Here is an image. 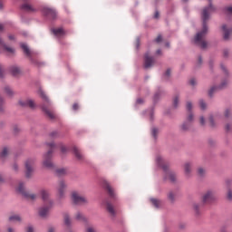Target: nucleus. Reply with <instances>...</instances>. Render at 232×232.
<instances>
[{"label":"nucleus","mask_w":232,"mask_h":232,"mask_svg":"<svg viewBox=\"0 0 232 232\" xmlns=\"http://www.w3.org/2000/svg\"><path fill=\"white\" fill-rule=\"evenodd\" d=\"M208 67H209L211 73H213V72H215V58H213V57L209 58Z\"/></svg>","instance_id":"nucleus-34"},{"label":"nucleus","mask_w":232,"mask_h":232,"mask_svg":"<svg viewBox=\"0 0 232 232\" xmlns=\"http://www.w3.org/2000/svg\"><path fill=\"white\" fill-rule=\"evenodd\" d=\"M226 15H232V6H227L224 8Z\"/></svg>","instance_id":"nucleus-51"},{"label":"nucleus","mask_w":232,"mask_h":232,"mask_svg":"<svg viewBox=\"0 0 232 232\" xmlns=\"http://www.w3.org/2000/svg\"><path fill=\"white\" fill-rule=\"evenodd\" d=\"M106 209L111 217H115L117 215V213L115 212V208H113V205H111V203H106Z\"/></svg>","instance_id":"nucleus-27"},{"label":"nucleus","mask_w":232,"mask_h":232,"mask_svg":"<svg viewBox=\"0 0 232 232\" xmlns=\"http://www.w3.org/2000/svg\"><path fill=\"white\" fill-rule=\"evenodd\" d=\"M150 202L151 203L153 208H155L156 209H160V208L162 207V201L160 199L150 198Z\"/></svg>","instance_id":"nucleus-22"},{"label":"nucleus","mask_w":232,"mask_h":232,"mask_svg":"<svg viewBox=\"0 0 232 232\" xmlns=\"http://www.w3.org/2000/svg\"><path fill=\"white\" fill-rule=\"evenodd\" d=\"M156 160L158 166L162 169L165 173L163 176V180L166 182L169 179L171 184H177V173L169 170V162L165 161L160 156H158Z\"/></svg>","instance_id":"nucleus-2"},{"label":"nucleus","mask_w":232,"mask_h":232,"mask_svg":"<svg viewBox=\"0 0 232 232\" xmlns=\"http://www.w3.org/2000/svg\"><path fill=\"white\" fill-rule=\"evenodd\" d=\"M19 45L20 48L23 50L25 57L29 59L31 64L37 66V68L44 66V63L39 62L35 59V57H34V55L32 54V51H30V48L28 47V44L24 43H20Z\"/></svg>","instance_id":"nucleus-4"},{"label":"nucleus","mask_w":232,"mask_h":232,"mask_svg":"<svg viewBox=\"0 0 232 232\" xmlns=\"http://www.w3.org/2000/svg\"><path fill=\"white\" fill-rule=\"evenodd\" d=\"M221 30H223V32H224L223 39H224L225 41H228L229 35H230V34H231V31H229V29H227V24H223V25L221 26Z\"/></svg>","instance_id":"nucleus-26"},{"label":"nucleus","mask_w":232,"mask_h":232,"mask_svg":"<svg viewBox=\"0 0 232 232\" xmlns=\"http://www.w3.org/2000/svg\"><path fill=\"white\" fill-rule=\"evenodd\" d=\"M205 206H206V205L203 204L202 201L192 203V209H193V211H194L195 217H200V215H202V208H203Z\"/></svg>","instance_id":"nucleus-15"},{"label":"nucleus","mask_w":232,"mask_h":232,"mask_svg":"<svg viewBox=\"0 0 232 232\" xmlns=\"http://www.w3.org/2000/svg\"><path fill=\"white\" fill-rule=\"evenodd\" d=\"M217 201V196L215 195V191L212 189L207 190L202 198L201 202L206 206V204H211V202Z\"/></svg>","instance_id":"nucleus-9"},{"label":"nucleus","mask_w":232,"mask_h":232,"mask_svg":"<svg viewBox=\"0 0 232 232\" xmlns=\"http://www.w3.org/2000/svg\"><path fill=\"white\" fill-rule=\"evenodd\" d=\"M155 120V106H153L150 110V121H153Z\"/></svg>","instance_id":"nucleus-56"},{"label":"nucleus","mask_w":232,"mask_h":232,"mask_svg":"<svg viewBox=\"0 0 232 232\" xmlns=\"http://www.w3.org/2000/svg\"><path fill=\"white\" fill-rule=\"evenodd\" d=\"M0 113H5V98L0 95Z\"/></svg>","instance_id":"nucleus-43"},{"label":"nucleus","mask_w":232,"mask_h":232,"mask_svg":"<svg viewBox=\"0 0 232 232\" xmlns=\"http://www.w3.org/2000/svg\"><path fill=\"white\" fill-rule=\"evenodd\" d=\"M140 48V37L136 38V50Z\"/></svg>","instance_id":"nucleus-61"},{"label":"nucleus","mask_w":232,"mask_h":232,"mask_svg":"<svg viewBox=\"0 0 232 232\" xmlns=\"http://www.w3.org/2000/svg\"><path fill=\"white\" fill-rule=\"evenodd\" d=\"M71 200L72 206H82L89 204L88 198L80 196L77 191H72L71 194Z\"/></svg>","instance_id":"nucleus-7"},{"label":"nucleus","mask_w":232,"mask_h":232,"mask_svg":"<svg viewBox=\"0 0 232 232\" xmlns=\"http://www.w3.org/2000/svg\"><path fill=\"white\" fill-rule=\"evenodd\" d=\"M18 105H20L21 108H30L31 110H34L35 108V102H34V100H19Z\"/></svg>","instance_id":"nucleus-16"},{"label":"nucleus","mask_w":232,"mask_h":232,"mask_svg":"<svg viewBox=\"0 0 232 232\" xmlns=\"http://www.w3.org/2000/svg\"><path fill=\"white\" fill-rule=\"evenodd\" d=\"M4 50H5V52H8V53H15V49L12 48V47H8V45H5Z\"/></svg>","instance_id":"nucleus-52"},{"label":"nucleus","mask_w":232,"mask_h":232,"mask_svg":"<svg viewBox=\"0 0 232 232\" xmlns=\"http://www.w3.org/2000/svg\"><path fill=\"white\" fill-rule=\"evenodd\" d=\"M154 43H157V44H160V43H162V35L159 34L157 38L154 40Z\"/></svg>","instance_id":"nucleus-59"},{"label":"nucleus","mask_w":232,"mask_h":232,"mask_svg":"<svg viewBox=\"0 0 232 232\" xmlns=\"http://www.w3.org/2000/svg\"><path fill=\"white\" fill-rule=\"evenodd\" d=\"M40 195L44 204H50V200H53L50 198V190L48 189H42Z\"/></svg>","instance_id":"nucleus-18"},{"label":"nucleus","mask_w":232,"mask_h":232,"mask_svg":"<svg viewBox=\"0 0 232 232\" xmlns=\"http://www.w3.org/2000/svg\"><path fill=\"white\" fill-rule=\"evenodd\" d=\"M22 220L23 218H21V216L19 215H14L9 217V222H14V221L22 222Z\"/></svg>","instance_id":"nucleus-37"},{"label":"nucleus","mask_w":232,"mask_h":232,"mask_svg":"<svg viewBox=\"0 0 232 232\" xmlns=\"http://www.w3.org/2000/svg\"><path fill=\"white\" fill-rule=\"evenodd\" d=\"M218 91H220V90L218 89V87L217 85L212 86V87L208 90V97H209L210 99H213V97H214V95H215V92H218Z\"/></svg>","instance_id":"nucleus-28"},{"label":"nucleus","mask_w":232,"mask_h":232,"mask_svg":"<svg viewBox=\"0 0 232 232\" xmlns=\"http://www.w3.org/2000/svg\"><path fill=\"white\" fill-rule=\"evenodd\" d=\"M223 57L224 59H229V49H223Z\"/></svg>","instance_id":"nucleus-54"},{"label":"nucleus","mask_w":232,"mask_h":232,"mask_svg":"<svg viewBox=\"0 0 232 232\" xmlns=\"http://www.w3.org/2000/svg\"><path fill=\"white\" fill-rule=\"evenodd\" d=\"M199 123L201 126H206V118H204V116L199 118Z\"/></svg>","instance_id":"nucleus-62"},{"label":"nucleus","mask_w":232,"mask_h":232,"mask_svg":"<svg viewBox=\"0 0 232 232\" xmlns=\"http://www.w3.org/2000/svg\"><path fill=\"white\" fill-rule=\"evenodd\" d=\"M102 186L105 189V191H107L110 198H115V190L113 189L111 185H110V182H108V180L102 179Z\"/></svg>","instance_id":"nucleus-12"},{"label":"nucleus","mask_w":232,"mask_h":232,"mask_svg":"<svg viewBox=\"0 0 232 232\" xmlns=\"http://www.w3.org/2000/svg\"><path fill=\"white\" fill-rule=\"evenodd\" d=\"M137 104H144V99H142V98H138L137 100H136V105Z\"/></svg>","instance_id":"nucleus-64"},{"label":"nucleus","mask_w":232,"mask_h":232,"mask_svg":"<svg viewBox=\"0 0 232 232\" xmlns=\"http://www.w3.org/2000/svg\"><path fill=\"white\" fill-rule=\"evenodd\" d=\"M53 35H64V30L63 28L52 29Z\"/></svg>","instance_id":"nucleus-38"},{"label":"nucleus","mask_w":232,"mask_h":232,"mask_svg":"<svg viewBox=\"0 0 232 232\" xmlns=\"http://www.w3.org/2000/svg\"><path fill=\"white\" fill-rule=\"evenodd\" d=\"M186 227H187L186 223L180 222V223L179 224V231H184V230L186 229Z\"/></svg>","instance_id":"nucleus-57"},{"label":"nucleus","mask_w":232,"mask_h":232,"mask_svg":"<svg viewBox=\"0 0 232 232\" xmlns=\"http://www.w3.org/2000/svg\"><path fill=\"white\" fill-rule=\"evenodd\" d=\"M193 121H195V116L193 115V112H188L186 122H189L191 124Z\"/></svg>","instance_id":"nucleus-50"},{"label":"nucleus","mask_w":232,"mask_h":232,"mask_svg":"<svg viewBox=\"0 0 232 232\" xmlns=\"http://www.w3.org/2000/svg\"><path fill=\"white\" fill-rule=\"evenodd\" d=\"M67 186L66 183L64 182V180H60L59 181V185H58V188H57V201L59 202V204H61V200H63V198H64V191L66 189Z\"/></svg>","instance_id":"nucleus-11"},{"label":"nucleus","mask_w":232,"mask_h":232,"mask_svg":"<svg viewBox=\"0 0 232 232\" xmlns=\"http://www.w3.org/2000/svg\"><path fill=\"white\" fill-rule=\"evenodd\" d=\"M186 108L188 113L193 112V103L191 102H187Z\"/></svg>","instance_id":"nucleus-49"},{"label":"nucleus","mask_w":232,"mask_h":232,"mask_svg":"<svg viewBox=\"0 0 232 232\" xmlns=\"http://www.w3.org/2000/svg\"><path fill=\"white\" fill-rule=\"evenodd\" d=\"M42 166L46 169H54L55 164H53V150H49L43 155Z\"/></svg>","instance_id":"nucleus-5"},{"label":"nucleus","mask_w":232,"mask_h":232,"mask_svg":"<svg viewBox=\"0 0 232 232\" xmlns=\"http://www.w3.org/2000/svg\"><path fill=\"white\" fill-rule=\"evenodd\" d=\"M159 131H160L159 128H157V127L151 128L150 134H151L152 139H154L155 141H157V139H159Z\"/></svg>","instance_id":"nucleus-29"},{"label":"nucleus","mask_w":232,"mask_h":232,"mask_svg":"<svg viewBox=\"0 0 232 232\" xmlns=\"http://www.w3.org/2000/svg\"><path fill=\"white\" fill-rule=\"evenodd\" d=\"M13 132H14V135H19V133L21 132V129H19L18 124L13 125Z\"/></svg>","instance_id":"nucleus-47"},{"label":"nucleus","mask_w":232,"mask_h":232,"mask_svg":"<svg viewBox=\"0 0 232 232\" xmlns=\"http://www.w3.org/2000/svg\"><path fill=\"white\" fill-rule=\"evenodd\" d=\"M9 72L13 77H17V75L21 73V68H19L17 65H12L9 67Z\"/></svg>","instance_id":"nucleus-21"},{"label":"nucleus","mask_w":232,"mask_h":232,"mask_svg":"<svg viewBox=\"0 0 232 232\" xmlns=\"http://www.w3.org/2000/svg\"><path fill=\"white\" fill-rule=\"evenodd\" d=\"M192 168H193V162L191 161H188L184 164V173L186 177H190Z\"/></svg>","instance_id":"nucleus-20"},{"label":"nucleus","mask_w":232,"mask_h":232,"mask_svg":"<svg viewBox=\"0 0 232 232\" xmlns=\"http://www.w3.org/2000/svg\"><path fill=\"white\" fill-rule=\"evenodd\" d=\"M188 82L190 86H197V80L195 78L190 79Z\"/></svg>","instance_id":"nucleus-63"},{"label":"nucleus","mask_w":232,"mask_h":232,"mask_svg":"<svg viewBox=\"0 0 232 232\" xmlns=\"http://www.w3.org/2000/svg\"><path fill=\"white\" fill-rule=\"evenodd\" d=\"M67 174L66 169L62 168V169H56L54 170V175L55 177H58V179H61V177H65Z\"/></svg>","instance_id":"nucleus-24"},{"label":"nucleus","mask_w":232,"mask_h":232,"mask_svg":"<svg viewBox=\"0 0 232 232\" xmlns=\"http://www.w3.org/2000/svg\"><path fill=\"white\" fill-rule=\"evenodd\" d=\"M5 92L9 97H14V91L9 86L5 87Z\"/></svg>","instance_id":"nucleus-48"},{"label":"nucleus","mask_w":232,"mask_h":232,"mask_svg":"<svg viewBox=\"0 0 232 232\" xmlns=\"http://www.w3.org/2000/svg\"><path fill=\"white\" fill-rule=\"evenodd\" d=\"M217 87L219 91L225 90V88H227V81L224 80L219 85H217Z\"/></svg>","instance_id":"nucleus-45"},{"label":"nucleus","mask_w":232,"mask_h":232,"mask_svg":"<svg viewBox=\"0 0 232 232\" xmlns=\"http://www.w3.org/2000/svg\"><path fill=\"white\" fill-rule=\"evenodd\" d=\"M49 136L51 137V139H57V137H59V131L53 130L49 134Z\"/></svg>","instance_id":"nucleus-55"},{"label":"nucleus","mask_w":232,"mask_h":232,"mask_svg":"<svg viewBox=\"0 0 232 232\" xmlns=\"http://www.w3.org/2000/svg\"><path fill=\"white\" fill-rule=\"evenodd\" d=\"M42 12L45 17L49 19H57V11L50 7H43Z\"/></svg>","instance_id":"nucleus-14"},{"label":"nucleus","mask_w":232,"mask_h":232,"mask_svg":"<svg viewBox=\"0 0 232 232\" xmlns=\"http://www.w3.org/2000/svg\"><path fill=\"white\" fill-rule=\"evenodd\" d=\"M163 77L165 81H169V78L171 77V68H168L166 72L163 73Z\"/></svg>","instance_id":"nucleus-39"},{"label":"nucleus","mask_w":232,"mask_h":232,"mask_svg":"<svg viewBox=\"0 0 232 232\" xmlns=\"http://www.w3.org/2000/svg\"><path fill=\"white\" fill-rule=\"evenodd\" d=\"M21 10H24L25 12H35V9H34V7L28 4H23L21 5Z\"/></svg>","instance_id":"nucleus-32"},{"label":"nucleus","mask_w":232,"mask_h":232,"mask_svg":"<svg viewBox=\"0 0 232 232\" xmlns=\"http://www.w3.org/2000/svg\"><path fill=\"white\" fill-rule=\"evenodd\" d=\"M199 108H200V110H202L203 111L208 109V104L206 103V102L204 101V99H200V100H199Z\"/></svg>","instance_id":"nucleus-42"},{"label":"nucleus","mask_w":232,"mask_h":232,"mask_svg":"<svg viewBox=\"0 0 232 232\" xmlns=\"http://www.w3.org/2000/svg\"><path fill=\"white\" fill-rule=\"evenodd\" d=\"M180 130L183 133L189 131V130H191V123L189 121H184L180 125Z\"/></svg>","instance_id":"nucleus-25"},{"label":"nucleus","mask_w":232,"mask_h":232,"mask_svg":"<svg viewBox=\"0 0 232 232\" xmlns=\"http://www.w3.org/2000/svg\"><path fill=\"white\" fill-rule=\"evenodd\" d=\"M197 175L199 177V179H204V177H206V169L203 167H198L197 169Z\"/></svg>","instance_id":"nucleus-30"},{"label":"nucleus","mask_w":232,"mask_h":232,"mask_svg":"<svg viewBox=\"0 0 232 232\" xmlns=\"http://www.w3.org/2000/svg\"><path fill=\"white\" fill-rule=\"evenodd\" d=\"M72 153L74 157L77 159V160H82L84 159L82 154H81V150H79V149L76 146L72 147Z\"/></svg>","instance_id":"nucleus-23"},{"label":"nucleus","mask_w":232,"mask_h":232,"mask_svg":"<svg viewBox=\"0 0 232 232\" xmlns=\"http://www.w3.org/2000/svg\"><path fill=\"white\" fill-rule=\"evenodd\" d=\"M63 226L68 229H72V218L70 217V213L63 212Z\"/></svg>","instance_id":"nucleus-17"},{"label":"nucleus","mask_w":232,"mask_h":232,"mask_svg":"<svg viewBox=\"0 0 232 232\" xmlns=\"http://www.w3.org/2000/svg\"><path fill=\"white\" fill-rule=\"evenodd\" d=\"M208 122L210 124V128H217V123L215 122V117L213 116V114H209Z\"/></svg>","instance_id":"nucleus-35"},{"label":"nucleus","mask_w":232,"mask_h":232,"mask_svg":"<svg viewBox=\"0 0 232 232\" xmlns=\"http://www.w3.org/2000/svg\"><path fill=\"white\" fill-rule=\"evenodd\" d=\"M75 219L82 222H88V218H86V217H84L81 212L76 213Z\"/></svg>","instance_id":"nucleus-33"},{"label":"nucleus","mask_w":232,"mask_h":232,"mask_svg":"<svg viewBox=\"0 0 232 232\" xmlns=\"http://www.w3.org/2000/svg\"><path fill=\"white\" fill-rule=\"evenodd\" d=\"M155 64V58L150 56V52L145 53L144 54V68L145 70H150Z\"/></svg>","instance_id":"nucleus-13"},{"label":"nucleus","mask_w":232,"mask_h":232,"mask_svg":"<svg viewBox=\"0 0 232 232\" xmlns=\"http://www.w3.org/2000/svg\"><path fill=\"white\" fill-rule=\"evenodd\" d=\"M180 102V96L179 94H176L172 101V106L174 110H177L179 108V102Z\"/></svg>","instance_id":"nucleus-31"},{"label":"nucleus","mask_w":232,"mask_h":232,"mask_svg":"<svg viewBox=\"0 0 232 232\" xmlns=\"http://www.w3.org/2000/svg\"><path fill=\"white\" fill-rule=\"evenodd\" d=\"M168 200H169L170 204H174L175 203V193H173V191H169L168 193Z\"/></svg>","instance_id":"nucleus-40"},{"label":"nucleus","mask_w":232,"mask_h":232,"mask_svg":"<svg viewBox=\"0 0 232 232\" xmlns=\"http://www.w3.org/2000/svg\"><path fill=\"white\" fill-rule=\"evenodd\" d=\"M162 95H164V91L162 90V88L158 87V90L154 93V96H153L154 106H155V104H157V102H159V101H160V98L162 97Z\"/></svg>","instance_id":"nucleus-19"},{"label":"nucleus","mask_w":232,"mask_h":232,"mask_svg":"<svg viewBox=\"0 0 232 232\" xmlns=\"http://www.w3.org/2000/svg\"><path fill=\"white\" fill-rule=\"evenodd\" d=\"M17 193L22 195L24 198L35 200V194H30V191L26 189V187H24V182H20L18 184V187L16 188Z\"/></svg>","instance_id":"nucleus-8"},{"label":"nucleus","mask_w":232,"mask_h":232,"mask_svg":"<svg viewBox=\"0 0 232 232\" xmlns=\"http://www.w3.org/2000/svg\"><path fill=\"white\" fill-rule=\"evenodd\" d=\"M25 232H35L34 229V226L28 225L25 228Z\"/></svg>","instance_id":"nucleus-58"},{"label":"nucleus","mask_w":232,"mask_h":232,"mask_svg":"<svg viewBox=\"0 0 232 232\" xmlns=\"http://www.w3.org/2000/svg\"><path fill=\"white\" fill-rule=\"evenodd\" d=\"M52 208H53V200H50L49 204H44L43 207L39 208V217H41V218H46Z\"/></svg>","instance_id":"nucleus-10"},{"label":"nucleus","mask_w":232,"mask_h":232,"mask_svg":"<svg viewBox=\"0 0 232 232\" xmlns=\"http://www.w3.org/2000/svg\"><path fill=\"white\" fill-rule=\"evenodd\" d=\"M34 166H35V158H29L24 161L25 179H32L34 171Z\"/></svg>","instance_id":"nucleus-6"},{"label":"nucleus","mask_w":232,"mask_h":232,"mask_svg":"<svg viewBox=\"0 0 232 232\" xmlns=\"http://www.w3.org/2000/svg\"><path fill=\"white\" fill-rule=\"evenodd\" d=\"M8 157V147H4L0 151V159H6Z\"/></svg>","instance_id":"nucleus-36"},{"label":"nucleus","mask_w":232,"mask_h":232,"mask_svg":"<svg viewBox=\"0 0 232 232\" xmlns=\"http://www.w3.org/2000/svg\"><path fill=\"white\" fill-rule=\"evenodd\" d=\"M209 148H217V140H213L212 138H209L208 140Z\"/></svg>","instance_id":"nucleus-46"},{"label":"nucleus","mask_w":232,"mask_h":232,"mask_svg":"<svg viewBox=\"0 0 232 232\" xmlns=\"http://www.w3.org/2000/svg\"><path fill=\"white\" fill-rule=\"evenodd\" d=\"M220 69L222 70L224 75L227 78L229 77V70H227V67L224 65V63H220Z\"/></svg>","instance_id":"nucleus-41"},{"label":"nucleus","mask_w":232,"mask_h":232,"mask_svg":"<svg viewBox=\"0 0 232 232\" xmlns=\"http://www.w3.org/2000/svg\"><path fill=\"white\" fill-rule=\"evenodd\" d=\"M226 198L228 202H232V188H227Z\"/></svg>","instance_id":"nucleus-44"},{"label":"nucleus","mask_w":232,"mask_h":232,"mask_svg":"<svg viewBox=\"0 0 232 232\" xmlns=\"http://www.w3.org/2000/svg\"><path fill=\"white\" fill-rule=\"evenodd\" d=\"M202 63H203L202 55H198V68H200L202 66Z\"/></svg>","instance_id":"nucleus-60"},{"label":"nucleus","mask_w":232,"mask_h":232,"mask_svg":"<svg viewBox=\"0 0 232 232\" xmlns=\"http://www.w3.org/2000/svg\"><path fill=\"white\" fill-rule=\"evenodd\" d=\"M38 93L40 94V97L43 99V101H44V102L42 103L41 106H40L42 111L47 117H49V119L53 121V119H55V115H53V113H52L50 111V110H48V108L50 107V99L48 98V96H46V93H44V91H43V88H41V87L38 90Z\"/></svg>","instance_id":"nucleus-3"},{"label":"nucleus","mask_w":232,"mask_h":232,"mask_svg":"<svg viewBox=\"0 0 232 232\" xmlns=\"http://www.w3.org/2000/svg\"><path fill=\"white\" fill-rule=\"evenodd\" d=\"M224 116L226 119H229V117H231V109L227 108L225 110Z\"/></svg>","instance_id":"nucleus-53"},{"label":"nucleus","mask_w":232,"mask_h":232,"mask_svg":"<svg viewBox=\"0 0 232 232\" xmlns=\"http://www.w3.org/2000/svg\"><path fill=\"white\" fill-rule=\"evenodd\" d=\"M208 5L205 6L201 12V30L198 32L194 37L193 43L196 46H200L201 50L208 48V42L203 40L209 32V26L208 23L211 19V13L217 12V7L213 5V0H208Z\"/></svg>","instance_id":"nucleus-1"}]
</instances>
